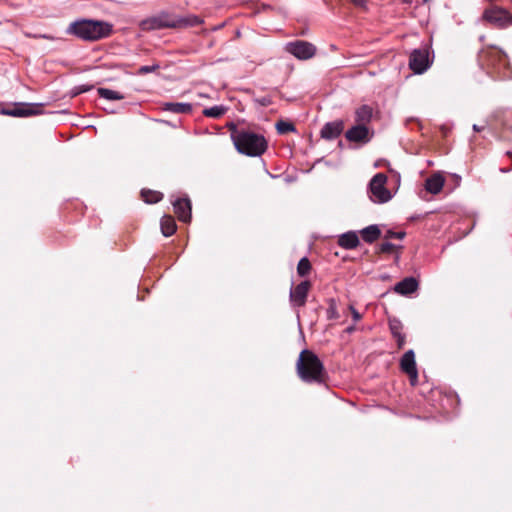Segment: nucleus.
<instances>
[{"label":"nucleus","mask_w":512,"mask_h":512,"mask_svg":"<svg viewBox=\"0 0 512 512\" xmlns=\"http://www.w3.org/2000/svg\"><path fill=\"white\" fill-rule=\"evenodd\" d=\"M164 110L177 114H189L193 107L190 103L167 102L164 104Z\"/></svg>","instance_id":"obj_19"},{"label":"nucleus","mask_w":512,"mask_h":512,"mask_svg":"<svg viewBox=\"0 0 512 512\" xmlns=\"http://www.w3.org/2000/svg\"><path fill=\"white\" fill-rule=\"evenodd\" d=\"M394 249H395V245L390 242H383L379 246V250L381 253H391L394 251Z\"/></svg>","instance_id":"obj_30"},{"label":"nucleus","mask_w":512,"mask_h":512,"mask_svg":"<svg viewBox=\"0 0 512 512\" xmlns=\"http://www.w3.org/2000/svg\"><path fill=\"white\" fill-rule=\"evenodd\" d=\"M444 183L445 180L440 174H434L426 180L425 188L431 194H438L442 190Z\"/></svg>","instance_id":"obj_17"},{"label":"nucleus","mask_w":512,"mask_h":512,"mask_svg":"<svg viewBox=\"0 0 512 512\" xmlns=\"http://www.w3.org/2000/svg\"><path fill=\"white\" fill-rule=\"evenodd\" d=\"M171 203L180 221L189 222L191 220V202L188 198H176Z\"/></svg>","instance_id":"obj_12"},{"label":"nucleus","mask_w":512,"mask_h":512,"mask_svg":"<svg viewBox=\"0 0 512 512\" xmlns=\"http://www.w3.org/2000/svg\"><path fill=\"white\" fill-rule=\"evenodd\" d=\"M198 95H199L200 97H207V95H204V94H202V93H199Z\"/></svg>","instance_id":"obj_40"},{"label":"nucleus","mask_w":512,"mask_h":512,"mask_svg":"<svg viewBox=\"0 0 512 512\" xmlns=\"http://www.w3.org/2000/svg\"><path fill=\"white\" fill-rule=\"evenodd\" d=\"M43 104H20L13 109H3L4 115L13 117H28L42 113Z\"/></svg>","instance_id":"obj_10"},{"label":"nucleus","mask_w":512,"mask_h":512,"mask_svg":"<svg viewBox=\"0 0 512 512\" xmlns=\"http://www.w3.org/2000/svg\"><path fill=\"white\" fill-rule=\"evenodd\" d=\"M389 327H390V331L392 333V335L394 337L396 336H399V335H402V329H403V326H402V323L397 320V319H391L389 321Z\"/></svg>","instance_id":"obj_26"},{"label":"nucleus","mask_w":512,"mask_h":512,"mask_svg":"<svg viewBox=\"0 0 512 512\" xmlns=\"http://www.w3.org/2000/svg\"><path fill=\"white\" fill-rule=\"evenodd\" d=\"M338 244L344 249H354L359 245V237L355 231H348L339 236Z\"/></svg>","instance_id":"obj_16"},{"label":"nucleus","mask_w":512,"mask_h":512,"mask_svg":"<svg viewBox=\"0 0 512 512\" xmlns=\"http://www.w3.org/2000/svg\"><path fill=\"white\" fill-rule=\"evenodd\" d=\"M227 111V108L223 105H216L203 110V115L209 118H220Z\"/></svg>","instance_id":"obj_24"},{"label":"nucleus","mask_w":512,"mask_h":512,"mask_svg":"<svg viewBox=\"0 0 512 512\" xmlns=\"http://www.w3.org/2000/svg\"><path fill=\"white\" fill-rule=\"evenodd\" d=\"M41 37L46 38V39H51V37L47 36V35H42Z\"/></svg>","instance_id":"obj_39"},{"label":"nucleus","mask_w":512,"mask_h":512,"mask_svg":"<svg viewBox=\"0 0 512 512\" xmlns=\"http://www.w3.org/2000/svg\"><path fill=\"white\" fill-rule=\"evenodd\" d=\"M113 26L105 21L80 19L76 20L67 28V33L74 35L84 41H98L111 35Z\"/></svg>","instance_id":"obj_1"},{"label":"nucleus","mask_w":512,"mask_h":512,"mask_svg":"<svg viewBox=\"0 0 512 512\" xmlns=\"http://www.w3.org/2000/svg\"><path fill=\"white\" fill-rule=\"evenodd\" d=\"M326 314H327V318L330 320L338 318L339 315H338L337 307H336L334 300L330 301V305L327 308Z\"/></svg>","instance_id":"obj_28"},{"label":"nucleus","mask_w":512,"mask_h":512,"mask_svg":"<svg viewBox=\"0 0 512 512\" xmlns=\"http://www.w3.org/2000/svg\"><path fill=\"white\" fill-rule=\"evenodd\" d=\"M345 137L350 142H368L370 140L367 125L358 124L346 131Z\"/></svg>","instance_id":"obj_13"},{"label":"nucleus","mask_w":512,"mask_h":512,"mask_svg":"<svg viewBox=\"0 0 512 512\" xmlns=\"http://www.w3.org/2000/svg\"><path fill=\"white\" fill-rule=\"evenodd\" d=\"M507 155H508L509 157H512V152H507Z\"/></svg>","instance_id":"obj_41"},{"label":"nucleus","mask_w":512,"mask_h":512,"mask_svg":"<svg viewBox=\"0 0 512 512\" xmlns=\"http://www.w3.org/2000/svg\"><path fill=\"white\" fill-rule=\"evenodd\" d=\"M202 19L195 15L179 17L168 12H161L156 16L147 18L140 23L142 30H158L163 28H183L200 25Z\"/></svg>","instance_id":"obj_2"},{"label":"nucleus","mask_w":512,"mask_h":512,"mask_svg":"<svg viewBox=\"0 0 512 512\" xmlns=\"http://www.w3.org/2000/svg\"><path fill=\"white\" fill-rule=\"evenodd\" d=\"M141 197L144 200V202L153 204L159 202L162 199L163 195L158 191L143 189L141 191Z\"/></svg>","instance_id":"obj_23"},{"label":"nucleus","mask_w":512,"mask_h":512,"mask_svg":"<svg viewBox=\"0 0 512 512\" xmlns=\"http://www.w3.org/2000/svg\"><path fill=\"white\" fill-rule=\"evenodd\" d=\"M473 130L476 131V132H480L482 130V128L479 127L478 125L474 124L473 125Z\"/></svg>","instance_id":"obj_36"},{"label":"nucleus","mask_w":512,"mask_h":512,"mask_svg":"<svg viewBox=\"0 0 512 512\" xmlns=\"http://www.w3.org/2000/svg\"><path fill=\"white\" fill-rule=\"evenodd\" d=\"M97 92L101 98L110 100V101L111 100H122L125 98V96L122 93L108 89V88H98Z\"/></svg>","instance_id":"obj_22"},{"label":"nucleus","mask_w":512,"mask_h":512,"mask_svg":"<svg viewBox=\"0 0 512 512\" xmlns=\"http://www.w3.org/2000/svg\"><path fill=\"white\" fill-rule=\"evenodd\" d=\"M310 288L311 283L307 280L291 288L289 295L291 306L294 308L303 307L306 304Z\"/></svg>","instance_id":"obj_9"},{"label":"nucleus","mask_w":512,"mask_h":512,"mask_svg":"<svg viewBox=\"0 0 512 512\" xmlns=\"http://www.w3.org/2000/svg\"><path fill=\"white\" fill-rule=\"evenodd\" d=\"M159 68V65L155 64V65H151V66H148V65H145V66H141L139 69H138V74L139 75H145V74H148V73H151V72H154L155 70H157Z\"/></svg>","instance_id":"obj_29"},{"label":"nucleus","mask_w":512,"mask_h":512,"mask_svg":"<svg viewBox=\"0 0 512 512\" xmlns=\"http://www.w3.org/2000/svg\"><path fill=\"white\" fill-rule=\"evenodd\" d=\"M346 331H347L348 333H351V332H353V331H354V327H353V326H350V327H348V328L346 329Z\"/></svg>","instance_id":"obj_37"},{"label":"nucleus","mask_w":512,"mask_h":512,"mask_svg":"<svg viewBox=\"0 0 512 512\" xmlns=\"http://www.w3.org/2000/svg\"><path fill=\"white\" fill-rule=\"evenodd\" d=\"M395 338L397 340L398 348L399 349L403 348V346L405 344V335L402 334V335L396 336Z\"/></svg>","instance_id":"obj_35"},{"label":"nucleus","mask_w":512,"mask_h":512,"mask_svg":"<svg viewBox=\"0 0 512 512\" xmlns=\"http://www.w3.org/2000/svg\"><path fill=\"white\" fill-rule=\"evenodd\" d=\"M236 150L250 157L261 156L267 150V141L262 134L249 130H237L231 135Z\"/></svg>","instance_id":"obj_3"},{"label":"nucleus","mask_w":512,"mask_h":512,"mask_svg":"<svg viewBox=\"0 0 512 512\" xmlns=\"http://www.w3.org/2000/svg\"><path fill=\"white\" fill-rule=\"evenodd\" d=\"M350 310L352 318L355 322L359 321L362 318L361 314L353 306H350Z\"/></svg>","instance_id":"obj_33"},{"label":"nucleus","mask_w":512,"mask_h":512,"mask_svg":"<svg viewBox=\"0 0 512 512\" xmlns=\"http://www.w3.org/2000/svg\"><path fill=\"white\" fill-rule=\"evenodd\" d=\"M310 270H311V264H310L308 258H306V257L301 258L297 265V273L303 277V276L307 275L310 272Z\"/></svg>","instance_id":"obj_25"},{"label":"nucleus","mask_w":512,"mask_h":512,"mask_svg":"<svg viewBox=\"0 0 512 512\" xmlns=\"http://www.w3.org/2000/svg\"><path fill=\"white\" fill-rule=\"evenodd\" d=\"M484 19L497 28H506L512 25V15L504 8L492 7L486 9Z\"/></svg>","instance_id":"obj_6"},{"label":"nucleus","mask_w":512,"mask_h":512,"mask_svg":"<svg viewBox=\"0 0 512 512\" xmlns=\"http://www.w3.org/2000/svg\"><path fill=\"white\" fill-rule=\"evenodd\" d=\"M404 236H405L404 232H392V231H389L388 235H387V237H389V238L395 237L398 239H402Z\"/></svg>","instance_id":"obj_34"},{"label":"nucleus","mask_w":512,"mask_h":512,"mask_svg":"<svg viewBox=\"0 0 512 512\" xmlns=\"http://www.w3.org/2000/svg\"><path fill=\"white\" fill-rule=\"evenodd\" d=\"M351 3L361 10H367L368 8V0H350Z\"/></svg>","instance_id":"obj_31"},{"label":"nucleus","mask_w":512,"mask_h":512,"mask_svg":"<svg viewBox=\"0 0 512 512\" xmlns=\"http://www.w3.org/2000/svg\"><path fill=\"white\" fill-rule=\"evenodd\" d=\"M286 51L300 60L312 58L316 53V47L307 41L296 40L286 44Z\"/></svg>","instance_id":"obj_7"},{"label":"nucleus","mask_w":512,"mask_h":512,"mask_svg":"<svg viewBox=\"0 0 512 512\" xmlns=\"http://www.w3.org/2000/svg\"><path fill=\"white\" fill-rule=\"evenodd\" d=\"M296 369L300 379L307 383L317 382L321 383L324 376V366L318 356L310 351H301Z\"/></svg>","instance_id":"obj_4"},{"label":"nucleus","mask_w":512,"mask_h":512,"mask_svg":"<svg viewBox=\"0 0 512 512\" xmlns=\"http://www.w3.org/2000/svg\"><path fill=\"white\" fill-rule=\"evenodd\" d=\"M400 368L409 376L411 383L415 384L418 379V372L413 350H408L403 354L400 360Z\"/></svg>","instance_id":"obj_11"},{"label":"nucleus","mask_w":512,"mask_h":512,"mask_svg":"<svg viewBox=\"0 0 512 512\" xmlns=\"http://www.w3.org/2000/svg\"><path fill=\"white\" fill-rule=\"evenodd\" d=\"M276 129L280 134H286L288 132L295 131V127L292 123L286 121H279L276 124Z\"/></svg>","instance_id":"obj_27"},{"label":"nucleus","mask_w":512,"mask_h":512,"mask_svg":"<svg viewBox=\"0 0 512 512\" xmlns=\"http://www.w3.org/2000/svg\"><path fill=\"white\" fill-rule=\"evenodd\" d=\"M343 130V123L340 121L328 122L321 129V137L327 140L336 139Z\"/></svg>","instance_id":"obj_14"},{"label":"nucleus","mask_w":512,"mask_h":512,"mask_svg":"<svg viewBox=\"0 0 512 512\" xmlns=\"http://www.w3.org/2000/svg\"><path fill=\"white\" fill-rule=\"evenodd\" d=\"M417 288L418 282L416 279L413 277H407L395 285L394 291L401 295H408L416 291Z\"/></svg>","instance_id":"obj_15"},{"label":"nucleus","mask_w":512,"mask_h":512,"mask_svg":"<svg viewBox=\"0 0 512 512\" xmlns=\"http://www.w3.org/2000/svg\"><path fill=\"white\" fill-rule=\"evenodd\" d=\"M373 117V108L369 105H362L355 111V121L358 124L367 125Z\"/></svg>","instance_id":"obj_18"},{"label":"nucleus","mask_w":512,"mask_h":512,"mask_svg":"<svg viewBox=\"0 0 512 512\" xmlns=\"http://www.w3.org/2000/svg\"><path fill=\"white\" fill-rule=\"evenodd\" d=\"M431 65L429 51L426 48L415 49L409 57V67L416 74L424 73Z\"/></svg>","instance_id":"obj_8"},{"label":"nucleus","mask_w":512,"mask_h":512,"mask_svg":"<svg viewBox=\"0 0 512 512\" xmlns=\"http://www.w3.org/2000/svg\"><path fill=\"white\" fill-rule=\"evenodd\" d=\"M161 232L165 237L173 235L177 229L176 222L172 216L165 215L160 222Z\"/></svg>","instance_id":"obj_20"},{"label":"nucleus","mask_w":512,"mask_h":512,"mask_svg":"<svg viewBox=\"0 0 512 512\" xmlns=\"http://www.w3.org/2000/svg\"><path fill=\"white\" fill-rule=\"evenodd\" d=\"M387 180L384 173L372 177L368 185V196L372 202L382 204L392 199V193L386 188Z\"/></svg>","instance_id":"obj_5"},{"label":"nucleus","mask_w":512,"mask_h":512,"mask_svg":"<svg viewBox=\"0 0 512 512\" xmlns=\"http://www.w3.org/2000/svg\"><path fill=\"white\" fill-rule=\"evenodd\" d=\"M500 170H501V172H508V171H510V169H504V168H501Z\"/></svg>","instance_id":"obj_38"},{"label":"nucleus","mask_w":512,"mask_h":512,"mask_svg":"<svg viewBox=\"0 0 512 512\" xmlns=\"http://www.w3.org/2000/svg\"><path fill=\"white\" fill-rule=\"evenodd\" d=\"M91 88H92L91 85H79V86L74 87L73 94L78 95V94L89 91Z\"/></svg>","instance_id":"obj_32"},{"label":"nucleus","mask_w":512,"mask_h":512,"mask_svg":"<svg viewBox=\"0 0 512 512\" xmlns=\"http://www.w3.org/2000/svg\"><path fill=\"white\" fill-rule=\"evenodd\" d=\"M380 229L377 225H370L361 230V236L367 243H373L380 236Z\"/></svg>","instance_id":"obj_21"}]
</instances>
